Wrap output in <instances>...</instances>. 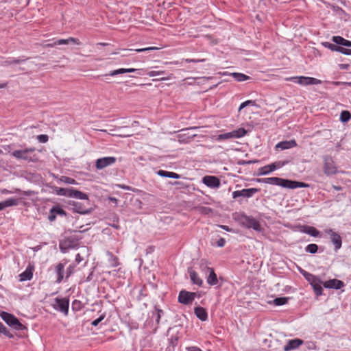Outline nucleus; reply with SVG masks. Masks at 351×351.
Wrapping results in <instances>:
<instances>
[{
    "label": "nucleus",
    "instance_id": "09e8293b",
    "mask_svg": "<svg viewBox=\"0 0 351 351\" xmlns=\"http://www.w3.org/2000/svg\"><path fill=\"white\" fill-rule=\"evenodd\" d=\"M300 273L304 277V278L308 281L310 278H313V274L308 273V271L300 268Z\"/></svg>",
    "mask_w": 351,
    "mask_h": 351
},
{
    "label": "nucleus",
    "instance_id": "f704fd0d",
    "mask_svg": "<svg viewBox=\"0 0 351 351\" xmlns=\"http://www.w3.org/2000/svg\"><path fill=\"white\" fill-rule=\"evenodd\" d=\"M154 309L155 311L154 312H153V315H156V324L159 325L160 318L164 315V311L162 309L159 308L158 306H155Z\"/></svg>",
    "mask_w": 351,
    "mask_h": 351
},
{
    "label": "nucleus",
    "instance_id": "473e14b6",
    "mask_svg": "<svg viewBox=\"0 0 351 351\" xmlns=\"http://www.w3.org/2000/svg\"><path fill=\"white\" fill-rule=\"evenodd\" d=\"M29 58H26L24 59L15 58H10L7 60H5V64L7 65L14 64H20L25 62Z\"/></svg>",
    "mask_w": 351,
    "mask_h": 351
},
{
    "label": "nucleus",
    "instance_id": "cd10ccee",
    "mask_svg": "<svg viewBox=\"0 0 351 351\" xmlns=\"http://www.w3.org/2000/svg\"><path fill=\"white\" fill-rule=\"evenodd\" d=\"M72 189L73 188H60L57 186L53 187V192H55L56 195L68 197H71Z\"/></svg>",
    "mask_w": 351,
    "mask_h": 351
},
{
    "label": "nucleus",
    "instance_id": "7c9ffc66",
    "mask_svg": "<svg viewBox=\"0 0 351 351\" xmlns=\"http://www.w3.org/2000/svg\"><path fill=\"white\" fill-rule=\"evenodd\" d=\"M351 119V113L348 110H342L340 114V121L347 123Z\"/></svg>",
    "mask_w": 351,
    "mask_h": 351
},
{
    "label": "nucleus",
    "instance_id": "864d4df0",
    "mask_svg": "<svg viewBox=\"0 0 351 351\" xmlns=\"http://www.w3.org/2000/svg\"><path fill=\"white\" fill-rule=\"evenodd\" d=\"M165 73V71H149L147 73V75L149 76V77H154V76H158V75H162Z\"/></svg>",
    "mask_w": 351,
    "mask_h": 351
},
{
    "label": "nucleus",
    "instance_id": "f257e3e1",
    "mask_svg": "<svg viewBox=\"0 0 351 351\" xmlns=\"http://www.w3.org/2000/svg\"><path fill=\"white\" fill-rule=\"evenodd\" d=\"M257 182L266 183L273 185H277L283 188L294 189L297 188H307L309 184L303 182L292 180L289 179H284L278 177H270L265 178H256L255 180Z\"/></svg>",
    "mask_w": 351,
    "mask_h": 351
},
{
    "label": "nucleus",
    "instance_id": "4be33fe9",
    "mask_svg": "<svg viewBox=\"0 0 351 351\" xmlns=\"http://www.w3.org/2000/svg\"><path fill=\"white\" fill-rule=\"evenodd\" d=\"M70 43L80 45L81 44V42L80 41V40L78 38L69 37L67 39H59V40L55 41L53 43L49 44L48 46L52 47L56 45H69Z\"/></svg>",
    "mask_w": 351,
    "mask_h": 351
},
{
    "label": "nucleus",
    "instance_id": "6ab92c4d",
    "mask_svg": "<svg viewBox=\"0 0 351 351\" xmlns=\"http://www.w3.org/2000/svg\"><path fill=\"white\" fill-rule=\"evenodd\" d=\"M34 271V265L29 263L25 270L19 275V280L21 282L30 280L33 278Z\"/></svg>",
    "mask_w": 351,
    "mask_h": 351
},
{
    "label": "nucleus",
    "instance_id": "5701e85b",
    "mask_svg": "<svg viewBox=\"0 0 351 351\" xmlns=\"http://www.w3.org/2000/svg\"><path fill=\"white\" fill-rule=\"evenodd\" d=\"M206 269L209 272L208 276L206 278L207 283L210 286H215L218 285L219 279L215 270L212 267H207Z\"/></svg>",
    "mask_w": 351,
    "mask_h": 351
},
{
    "label": "nucleus",
    "instance_id": "39448f33",
    "mask_svg": "<svg viewBox=\"0 0 351 351\" xmlns=\"http://www.w3.org/2000/svg\"><path fill=\"white\" fill-rule=\"evenodd\" d=\"M289 162V160H279L276 161L273 163H271L269 165H265L263 167H261L258 169V172L257 173V176H264L269 174L271 172L280 169L285 165H287Z\"/></svg>",
    "mask_w": 351,
    "mask_h": 351
},
{
    "label": "nucleus",
    "instance_id": "37998d69",
    "mask_svg": "<svg viewBox=\"0 0 351 351\" xmlns=\"http://www.w3.org/2000/svg\"><path fill=\"white\" fill-rule=\"evenodd\" d=\"M308 234L311 235V237H317L319 236V231L317 230L315 227L310 226V228H308Z\"/></svg>",
    "mask_w": 351,
    "mask_h": 351
},
{
    "label": "nucleus",
    "instance_id": "ea45409f",
    "mask_svg": "<svg viewBox=\"0 0 351 351\" xmlns=\"http://www.w3.org/2000/svg\"><path fill=\"white\" fill-rule=\"evenodd\" d=\"M83 307L82 302L78 300H74L71 304V308L73 311H79Z\"/></svg>",
    "mask_w": 351,
    "mask_h": 351
},
{
    "label": "nucleus",
    "instance_id": "2f4dec72",
    "mask_svg": "<svg viewBox=\"0 0 351 351\" xmlns=\"http://www.w3.org/2000/svg\"><path fill=\"white\" fill-rule=\"evenodd\" d=\"M232 75L237 82H243L250 79L248 75L241 73H232Z\"/></svg>",
    "mask_w": 351,
    "mask_h": 351
},
{
    "label": "nucleus",
    "instance_id": "052dcab7",
    "mask_svg": "<svg viewBox=\"0 0 351 351\" xmlns=\"http://www.w3.org/2000/svg\"><path fill=\"white\" fill-rule=\"evenodd\" d=\"M308 228H310V226L303 225L300 226L299 229L301 232L308 234Z\"/></svg>",
    "mask_w": 351,
    "mask_h": 351
},
{
    "label": "nucleus",
    "instance_id": "aec40b11",
    "mask_svg": "<svg viewBox=\"0 0 351 351\" xmlns=\"http://www.w3.org/2000/svg\"><path fill=\"white\" fill-rule=\"evenodd\" d=\"M304 343V341L300 339H293L289 340L287 343L284 346V351H291L298 348Z\"/></svg>",
    "mask_w": 351,
    "mask_h": 351
},
{
    "label": "nucleus",
    "instance_id": "dca6fc26",
    "mask_svg": "<svg viewBox=\"0 0 351 351\" xmlns=\"http://www.w3.org/2000/svg\"><path fill=\"white\" fill-rule=\"evenodd\" d=\"M259 191L260 189L256 188L244 189L240 191H235L232 193V197L234 199H237L239 197L250 198Z\"/></svg>",
    "mask_w": 351,
    "mask_h": 351
},
{
    "label": "nucleus",
    "instance_id": "a878e982",
    "mask_svg": "<svg viewBox=\"0 0 351 351\" xmlns=\"http://www.w3.org/2000/svg\"><path fill=\"white\" fill-rule=\"evenodd\" d=\"M194 313L196 317L201 321H206L208 319V313L206 310L202 306H196L194 308Z\"/></svg>",
    "mask_w": 351,
    "mask_h": 351
},
{
    "label": "nucleus",
    "instance_id": "0eeeda50",
    "mask_svg": "<svg viewBox=\"0 0 351 351\" xmlns=\"http://www.w3.org/2000/svg\"><path fill=\"white\" fill-rule=\"evenodd\" d=\"M68 204L71 206V209L74 213L81 215L89 214L93 210V208L87 207L88 205H87L86 203L84 204L73 200H70L69 201Z\"/></svg>",
    "mask_w": 351,
    "mask_h": 351
},
{
    "label": "nucleus",
    "instance_id": "393cba45",
    "mask_svg": "<svg viewBox=\"0 0 351 351\" xmlns=\"http://www.w3.org/2000/svg\"><path fill=\"white\" fill-rule=\"evenodd\" d=\"M188 273L190 276V279L191 282L193 285H197L198 287H202L203 285V280L199 276L198 274L193 270L191 268L188 269Z\"/></svg>",
    "mask_w": 351,
    "mask_h": 351
},
{
    "label": "nucleus",
    "instance_id": "1a4fd4ad",
    "mask_svg": "<svg viewBox=\"0 0 351 351\" xmlns=\"http://www.w3.org/2000/svg\"><path fill=\"white\" fill-rule=\"evenodd\" d=\"M324 172L327 176L335 175L337 172V167L332 158L329 155L324 156Z\"/></svg>",
    "mask_w": 351,
    "mask_h": 351
},
{
    "label": "nucleus",
    "instance_id": "7ed1b4c3",
    "mask_svg": "<svg viewBox=\"0 0 351 351\" xmlns=\"http://www.w3.org/2000/svg\"><path fill=\"white\" fill-rule=\"evenodd\" d=\"M35 152L34 147L25 148L24 149L14 150L11 155L18 160H23L28 162H36L38 158L35 154L31 155Z\"/></svg>",
    "mask_w": 351,
    "mask_h": 351
},
{
    "label": "nucleus",
    "instance_id": "423d86ee",
    "mask_svg": "<svg viewBox=\"0 0 351 351\" xmlns=\"http://www.w3.org/2000/svg\"><path fill=\"white\" fill-rule=\"evenodd\" d=\"M55 304H52V307L62 313L64 315H68L69 308V299L67 298H56L54 299Z\"/></svg>",
    "mask_w": 351,
    "mask_h": 351
},
{
    "label": "nucleus",
    "instance_id": "bb28decb",
    "mask_svg": "<svg viewBox=\"0 0 351 351\" xmlns=\"http://www.w3.org/2000/svg\"><path fill=\"white\" fill-rule=\"evenodd\" d=\"M71 197L79 199H83L86 200V204L87 205H90V199L88 198V196L86 193H84L83 192H81L80 191H77L73 188L71 191Z\"/></svg>",
    "mask_w": 351,
    "mask_h": 351
},
{
    "label": "nucleus",
    "instance_id": "ddd939ff",
    "mask_svg": "<svg viewBox=\"0 0 351 351\" xmlns=\"http://www.w3.org/2000/svg\"><path fill=\"white\" fill-rule=\"evenodd\" d=\"M117 158L114 156H107L100 158L95 161V167L97 169H103L108 166L114 164Z\"/></svg>",
    "mask_w": 351,
    "mask_h": 351
},
{
    "label": "nucleus",
    "instance_id": "338daca9",
    "mask_svg": "<svg viewBox=\"0 0 351 351\" xmlns=\"http://www.w3.org/2000/svg\"><path fill=\"white\" fill-rule=\"evenodd\" d=\"M180 177H181V175L178 174L175 172L171 171L170 178L179 179V178H180Z\"/></svg>",
    "mask_w": 351,
    "mask_h": 351
},
{
    "label": "nucleus",
    "instance_id": "a211bd4d",
    "mask_svg": "<svg viewBox=\"0 0 351 351\" xmlns=\"http://www.w3.org/2000/svg\"><path fill=\"white\" fill-rule=\"evenodd\" d=\"M322 45L324 47H326L332 51H337V52L341 53L345 55L351 56V49H346V48L342 47L341 46H337L335 43L333 44V43H330L328 42H323V43H322Z\"/></svg>",
    "mask_w": 351,
    "mask_h": 351
},
{
    "label": "nucleus",
    "instance_id": "0e129e2a",
    "mask_svg": "<svg viewBox=\"0 0 351 351\" xmlns=\"http://www.w3.org/2000/svg\"><path fill=\"white\" fill-rule=\"evenodd\" d=\"M125 71H126V73H134V72H137V73L138 75L141 74V69H133V68H130V69H125Z\"/></svg>",
    "mask_w": 351,
    "mask_h": 351
},
{
    "label": "nucleus",
    "instance_id": "72a5a7b5",
    "mask_svg": "<svg viewBox=\"0 0 351 351\" xmlns=\"http://www.w3.org/2000/svg\"><path fill=\"white\" fill-rule=\"evenodd\" d=\"M3 202L5 205V207L7 208L13 206H17L20 202V199L8 198Z\"/></svg>",
    "mask_w": 351,
    "mask_h": 351
},
{
    "label": "nucleus",
    "instance_id": "f8f14e48",
    "mask_svg": "<svg viewBox=\"0 0 351 351\" xmlns=\"http://www.w3.org/2000/svg\"><path fill=\"white\" fill-rule=\"evenodd\" d=\"M291 80L302 86L317 85L322 83L320 80L312 77L296 76L292 77Z\"/></svg>",
    "mask_w": 351,
    "mask_h": 351
},
{
    "label": "nucleus",
    "instance_id": "e433bc0d",
    "mask_svg": "<svg viewBox=\"0 0 351 351\" xmlns=\"http://www.w3.org/2000/svg\"><path fill=\"white\" fill-rule=\"evenodd\" d=\"M319 247L317 244L311 243L306 246L305 251L310 254H315L317 252Z\"/></svg>",
    "mask_w": 351,
    "mask_h": 351
},
{
    "label": "nucleus",
    "instance_id": "f3484780",
    "mask_svg": "<svg viewBox=\"0 0 351 351\" xmlns=\"http://www.w3.org/2000/svg\"><path fill=\"white\" fill-rule=\"evenodd\" d=\"M57 215H60L62 217H66L67 215L66 212L60 205H56L52 206V208L49 210V213L47 218L49 221L52 222L56 219Z\"/></svg>",
    "mask_w": 351,
    "mask_h": 351
},
{
    "label": "nucleus",
    "instance_id": "9b49d317",
    "mask_svg": "<svg viewBox=\"0 0 351 351\" xmlns=\"http://www.w3.org/2000/svg\"><path fill=\"white\" fill-rule=\"evenodd\" d=\"M78 239L75 237H69L60 241L59 247L62 252L65 253L69 249L75 247L77 245Z\"/></svg>",
    "mask_w": 351,
    "mask_h": 351
},
{
    "label": "nucleus",
    "instance_id": "8fccbe9b",
    "mask_svg": "<svg viewBox=\"0 0 351 351\" xmlns=\"http://www.w3.org/2000/svg\"><path fill=\"white\" fill-rule=\"evenodd\" d=\"M156 173H157V175H158L160 177L170 178L171 171H167L165 170L160 169V170L157 171Z\"/></svg>",
    "mask_w": 351,
    "mask_h": 351
},
{
    "label": "nucleus",
    "instance_id": "c03bdc74",
    "mask_svg": "<svg viewBox=\"0 0 351 351\" xmlns=\"http://www.w3.org/2000/svg\"><path fill=\"white\" fill-rule=\"evenodd\" d=\"M247 106H256V101H254V100H247V101L241 103L240 106H239V111H240L241 110L243 109L244 108H245Z\"/></svg>",
    "mask_w": 351,
    "mask_h": 351
},
{
    "label": "nucleus",
    "instance_id": "5fc2aeb1",
    "mask_svg": "<svg viewBox=\"0 0 351 351\" xmlns=\"http://www.w3.org/2000/svg\"><path fill=\"white\" fill-rule=\"evenodd\" d=\"M156 49H158V48L156 47H146V48L136 49H135V51L138 52V53H141V52H144V51H152V50H156Z\"/></svg>",
    "mask_w": 351,
    "mask_h": 351
},
{
    "label": "nucleus",
    "instance_id": "b1692460",
    "mask_svg": "<svg viewBox=\"0 0 351 351\" xmlns=\"http://www.w3.org/2000/svg\"><path fill=\"white\" fill-rule=\"evenodd\" d=\"M297 146L295 140L292 139L290 141H284L279 142L276 145V149L285 150L290 148H293Z\"/></svg>",
    "mask_w": 351,
    "mask_h": 351
},
{
    "label": "nucleus",
    "instance_id": "412c9836",
    "mask_svg": "<svg viewBox=\"0 0 351 351\" xmlns=\"http://www.w3.org/2000/svg\"><path fill=\"white\" fill-rule=\"evenodd\" d=\"M324 287L327 289H340L343 287H344V282L338 279H330L328 281H326L323 284Z\"/></svg>",
    "mask_w": 351,
    "mask_h": 351
},
{
    "label": "nucleus",
    "instance_id": "4d7b16f0",
    "mask_svg": "<svg viewBox=\"0 0 351 351\" xmlns=\"http://www.w3.org/2000/svg\"><path fill=\"white\" fill-rule=\"evenodd\" d=\"M74 269H75V265H70L67 267V269H66V278H68L71 275V274L74 271Z\"/></svg>",
    "mask_w": 351,
    "mask_h": 351
},
{
    "label": "nucleus",
    "instance_id": "c756f323",
    "mask_svg": "<svg viewBox=\"0 0 351 351\" xmlns=\"http://www.w3.org/2000/svg\"><path fill=\"white\" fill-rule=\"evenodd\" d=\"M231 138H239L244 136L247 134V130L243 128L230 132Z\"/></svg>",
    "mask_w": 351,
    "mask_h": 351
},
{
    "label": "nucleus",
    "instance_id": "20e7f679",
    "mask_svg": "<svg viewBox=\"0 0 351 351\" xmlns=\"http://www.w3.org/2000/svg\"><path fill=\"white\" fill-rule=\"evenodd\" d=\"M2 319L10 327L13 328L16 330H24L27 328L22 324L19 319L13 314L8 312L2 311L0 314Z\"/></svg>",
    "mask_w": 351,
    "mask_h": 351
},
{
    "label": "nucleus",
    "instance_id": "bf43d9fd",
    "mask_svg": "<svg viewBox=\"0 0 351 351\" xmlns=\"http://www.w3.org/2000/svg\"><path fill=\"white\" fill-rule=\"evenodd\" d=\"M256 162H257V160H240V161H239L238 164L241 165H245L253 164Z\"/></svg>",
    "mask_w": 351,
    "mask_h": 351
},
{
    "label": "nucleus",
    "instance_id": "4c0bfd02",
    "mask_svg": "<svg viewBox=\"0 0 351 351\" xmlns=\"http://www.w3.org/2000/svg\"><path fill=\"white\" fill-rule=\"evenodd\" d=\"M108 255L109 256V263H110V265L113 267H115L118 266L119 265V260L117 256H115L112 253L108 252Z\"/></svg>",
    "mask_w": 351,
    "mask_h": 351
},
{
    "label": "nucleus",
    "instance_id": "9d476101",
    "mask_svg": "<svg viewBox=\"0 0 351 351\" xmlns=\"http://www.w3.org/2000/svg\"><path fill=\"white\" fill-rule=\"evenodd\" d=\"M324 232L330 236V242L334 245V250L337 252L342 246V239L340 234L331 228L324 230Z\"/></svg>",
    "mask_w": 351,
    "mask_h": 351
},
{
    "label": "nucleus",
    "instance_id": "c9c22d12",
    "mask_svg": "<svg viewBox=\"0 0 351 351\" xmlns=\"http://www.w3.org/2000/svg\"><path fill=\"white\" fill-rule=\"evenodd\" d=\"M289 298L287 297H278L276 298L273 300V304L276 306H282L288 302Z\"/></svg>",
    "mask_w": 351,
    "mask_h": 351
},
{
    "label": "nucleus",
    "instance_id": "13d9d810",
    "mask_svg": "<svg viewBox=\"0 0 351 351\" xmlns=\"http://www.w3.org/2000/svg\"><path fill=\"white\" fill-rule=\"evenodd\" d=\"M213 211L212 208H209V207H202L201 208V212L204 214H206V215H208V214H210Z\"/></svg>",
    "mask_w": 351,
    "mask_h": 351
},
{
    "label": "nucleus",
    "instance_id": "2eb2a0df",
    "mask_svg": "<svg viewBox=\"0 0 351 351\" xmlns=\"http://www.w3.org/2000/svg\"><path fill=\"white\" fill-rule=\"evenodd\" d=\"M202 181L203 184L211 189H218L221 186L220 179L215 176H205Z\"/></svg>",
    "mask_w": 351,
    "mask_h": 351
},
{
    "label": "nucleus",
    "instance_id": "a18cd8bd",
    "mask_svg": "<svg viewBox=\"0 0 351 351\" xmlns=\"http://www.w3.org/2000/svg\"><path fill=\"white\" fill-rule=\"evenodd\" d=\"M123 73H126L125 69L121 68V69H118L117 70L110 71L108 74H106L105 76H108V75L115 76L117 75L123 74Z\"/></svg>",
    "mask_w": 351,
    "mask_h": 351
},
{
    "label": "nucleus",
    "instance_id": "680f3d73",
    "mask_svg": "<svg viewBox=\"0 0 351 351\" xmlns=\"http://www.w3.org/2000/svg\"><path fill=\"white\" fill-rule=\"evenodd\" d=\"M225 244H226V240L223 238H220L217 241V245L218 247H223L225 245Z\"/></svg>",
    "mask_w": 351,
    "mask_h": 351
},
{
    "label": "nucleus",
    "instance_id": "49530a36",
    "mask_svg": "<svg viewBox=\"0 0 351 351\" xmlns=\"http://www.w3.org/2000/svg\"><path fill=\"white\" fill-rule=\"evenodd\" d=\"M178 341V338L177 337H171L169 339V346L167 347V349H169V350H171V347H172V348L173 349L174 347L177 346Z\"/></svg>",
    "mask_w": 351,
    "mask_h": 351
},
{
    "label": "nucleus",
    "instance_id": "79ce46f5",
    "mask_svg": "<svg viewBox=\"0 0 351 351\" xmlns=\"http://www.w3.org/2000/svg\"><path fill=\"white\" fill-rule=\"evenodd\" d=\"M60 180L65 184H77V181L72 178H70V177H67V176H61V178H60Z\"/></svg>",
    "mask_w": 351,
    "mask_h": 351
},
{
    "label": "nucleus",
    "instance_id": "6e6552de",
    "mask_svg": "<svg viewBox=\"0 0 351 351\" xmlns=\"http://www.w3.org/2000/svg\"><path fill=\"white\" fill-rule=\"evenodd\" d=\"M196 296L197 293L182 289L178 294V301L182 304L189 305L193 303Z\"/></svg>",
    "mask_w": 351,
    "mask_h": 351
},
{
    "label": "nucleus",
    "instance_id": "58836bf2",
    "mask_svg": "<svg viewBox=\"0 0 351 351\" xmlns=\"http://www.w3.org/2000/svg\"><path fill=\"white\" fill-rule=\"evenodd\" d=\"M0 333H3L6 337L12 339L14 338V335L12 334L9 330L4 326V324L0 322Z\"/></svg>",
    "mask_w": 351,
    "mask_h": 351
},
{
    "label": "nucleus",
    "instance_id": "a19ab883",
    "mask_svg": "<svg viewBox=\"0 0 351 351\" xmlns=\"http://www.w3.org/2000/svg\"><path fill=\"white\" fill-rule=\"evenodd\" d=\"M345 40H346L345 38H343V37H341L340 36H334L331 38V40L334 43H335L337 45H339V46H343Z\"/></svg>",
    "mask_w": 351,
    "mask_h": 351
},
{
    "label": "nucleus",
    "instance_id": "4468645a",
    "mask_svg": "<svg viewBox=\"0 0 351 351\" xmlns=\"http://www.w3.org/2000/svg\"><path fill=\"white\" fill-rule=\"evenodd\" d=\"M308 282L311 285L316 296H320L322 295V293H323V289L322 287V281L318 276L313 275V278H310L309 280H308Z\"/></svg>",
    "mask_w": 351,
    "mask_h": 351
},
{
    "label": "nucleus",
    "instance_id": "de8ad7c7",
    "mask_svg": "<svg viewBox=\"0 0 351 351\" xmlns=\"http://www.w3.org/2000/svg\"><path fill=\"white\" fill-rule=\"evenodd\" d=\"M230 138H231V135H230V132H227V133L221 134L218 135L217 137V141H220L227 140V139H230Z\"/></svg>",
    "mask_w": 351,
    "mask_h": 351
},
{
    "label": "nucleus",
    "instance_id": "c85d7f7f",
    "mask_svg": "<svg viewBox=\"0 0 351 351\" xmlns=\"http://www.w3.org/2000/svg\"><path fill=\"white\" fill-rule=\"evenodd\" d=\"M64 264L62 263H59L56 266V272L57 274V279L56 282L60 283L64 278Z\"/></svg>",
    "mask_w": 351,
    "mask_h": 351
},
{
    "label": "nucleus",
    "instance_id": "e2e57ef3",
    "mask_svg": "<svg viewBox=\"0 0 351 351\" xmlns=\"http://www.w3.org/2000/svg\"><path fill=\"white\" fill-rule=\"evenodd\" d=\"M171 184L176 186L180 189L184 188L185 186V184L182 182H179V181H175V182H172Z\"/></svg>",
    "mask_w": 351,
    "mask_h": 351
},
{
    "label": "nucleus",
    "instance_id": "774afa93",
    "mask_svg": "<svg viewBox=\"0 0 351 351\" xmlns=\"http://www.w3.org/2000/svg\"><path fill=\"white\" fill-rule=\"evenodd\" d=\"M187 350L188 351H202L200 348L195 347V346L189 347L187 348Z\"/></svg>",
    "mask_w": 351,
    "mask_h": 351
},
{
    "label": "nucleus",
    "instance_id": "3c124183",
    "mask_svg": "<svg viewBox=\"0 0 351 351\" xmlns=\"http://www.w3.org/2000/svg\"><path fill=\"white\" fill-rule=\"evenodd\" d=\"M109 225L115 229L119 230L120 228V226L119 225V217L117 215H114L113 223H109Z\"/></svg>",
    "mask_w": 351,
    "mask_h": 351
},
{
    "label": "nucleus",
    "instance_id": "603ef678",
    "mask_svg": "<svg viewBox=\"0 0 351 351\" xmlns=\"http://www.w3.org/2000/svg\"><path fill=\"white\" fill-rule=\"evenodd\" d=\"M37 139L40 143H45L49 140V136L47 134H40L37 136Z\"/></svg>",
    "mask_w": 351,
    "mask_h": 351
},
{
    "label": "nucleus",
    "instance_id": "f03ea898",
    "mask_svg": "<svg viewBox=\"0 0 351 351\" xmlns=\"http://www.w3.org/2000/svg\"><path fill=\"white\" fill-rule=\"evenodd\" d=\"M234 219L241 226L247 228H252L255 231L262 232L263 228L260 223L252 216H247L244 212L235 213Z\"/></svg>",
    "mask_w": 351,
    "mask_h": 351
},
{
    "label": "nucleus",
    "instance_id": "69168bd1",
    "mask_svg": "<svg viewBox=\"0 0 351 351\" xmlns=\"http://www.w3.org/2000/svg\"><path fill=\"white\" fill-rule=\"evenodd\" d=\"M326 83L332 84L335 86H340V85H345V83H346V82L333 81V82H326Z\"/></svg>",
    "mask_w": 351,
    "mask_h": 351
},
{
    "label": "nucleus",
    "instance_id": "6e6d98bb",
    "mask_svg": "<svg viewBox=\"0 0 351 351\" xmlns=\"http://www.w3.org/2000/svg\"><path fill=\"white\" fill-rule=\"evenodd\" d=\"M183 61H184L186 63H191V62H203L206 61V59H183Z\"/></svg>",
    "mask_w": 351,
    "mask_h": 351
}]
</instances>
